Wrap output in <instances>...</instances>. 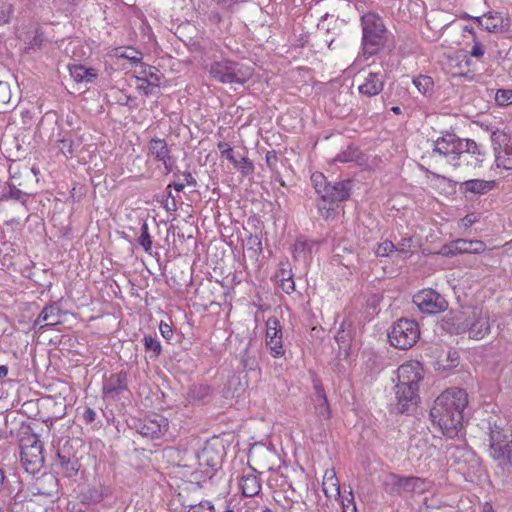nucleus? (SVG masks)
<instances>
[{"label": "nucleus", "instance_id": "obj_1", "mask_svg": "<svg viewBox=\"0 0 512 512\" xmlns=\"http://www.w3.org/2000/svg\"><path fill=\"white\" fill-rule=\"evenodd\" d=\"M468 404L464 389L453 387L443 391L434 401L430 418L443 435L454 438L463 429V411Z\"/></svg>", "mask_w": 512, "mask_h": 512}, {"label": "nucleus", "instance_id": "obj_2", "mask_svg": "<svg viewBox=\"0 0 512 512\" xmlns=\"http://www.w3.org/2000/svg\"><path fill=\"white\" fill-rule=\"evenodd\" d=\"M423 378V367L418 361H408L397 368L394 392L396 408L400 413L410 412L416 408L420 400L419 388Z\"/></svg>", "mask_w": 512, "mask_h": 512}, {"label": "nucleus", "instance_id": "obj_3", "mask_svg": "<svg viewBox=\"0 0 512 512\" xmlns=\"http://www.w3.org/2000/svg\"><path fill=\"white\" fill-rule=\"evenodd\" d=\"M452 330L456 334L468 333L472 339H482L490 331V319L487 310L473 307L454 314L451 317Z\"/></svg>", "mask_w": 512, "mask_h": 512}, {"label": "nucleus", "instance_id": "obj_4", "mask_svg": "<svg viewBox=\"0 0 512 512\" xmlns=\"http://www.w3.org/2000/svg\"><path fill=\"white\" fill-rule=\"evenodd\" d=\"M362 50L364 56H372L384 47L388 31L383 19L375 12H367L361 17Z\"/></svg>", "mask_w": 512, "mask_h": 512}, {"label": "nucleus", "instance_id": "obj_5", "mask_svg": "<svg viewBox=\"0 0 512 512\" xmlns=\"http://www.w3.org/2000/svg\"><path fill=\"white\" fill-rule=\"evenodd\" d=\"M210 76L223 84H243L251 76V71L229 60L215 61L207 68Z\"/></svg>", "mask_w": 512, "mask_h": 512}, {"label": "nucleus", "instance_id": "obj_6", "mask_svg": "<svg viewBox=\"0 0 512 512\" xmlns=\"http://www.w3.org/2000/svg\"><path fill=\"white\" fill-rule=\"evenodd\" d=\"M420 337L418 323L410 319H400L393 324L388 339L392 346L407 350L413 347Z\"/></svg>", "mask_w": 512, "mask_h": 512}, {"label": "nucleus", "instance_id": "obj_7", "mask_svg": "<svg viewBox=\"0 0 512 512\" xmlns=\"http://www.w3.org/2000/svg\"><path fill=\"white\" fill-rule=\"evenodd\" d=\"M489 455L500 465H512V434L498 425L490 428Z\"/></svg>", "mask_w": 512, "mask_h": 512}, {"label": "nucleus", "instance_id": "obj_8", "mask_svg": "<svg viewBox=\"0 0 512 512\" xmlns=\"http://www.w3.org/2000/svg\"><path fill=\"white\" fill-rule=\"evenodd\" d=\"M463 145H467L465 139L459 138L454 133H446L434 142L433 154L453 167L454 164L459 163V154H461Z\"/></svg>", "mask_w": 512, "mask_h": 512}, {"label": "nucleus", "instance_id": "obj_9", "mask_svg": "<svg viewBox=\"0 0 512 512\" xmlns=\"http://www.w3.org/2000/svg\"><path fill=\"white\" fill-rule=\"evenodd\" d=\"M21 461L26 471L35 473L44 462L43 446L36 437L28 438L21 445Z\"/></svg>", "mask_w": 512, "mask_h": 512}, {"label": "nucleus", "instance_id": "obj_10", "mask_svg": "<svg viewBox=\"0 0 512 512\" xmlns=\"http://www.w3.org/2000/svg\"><path fill=\"white\" fill-rule=\"evenodd\" d=\"M413 302L421 312L427 314H437L448 307L446 299L433 289L419 291L413 296Z\"/></svg>", "mask_w": 512, "mask_h": 512}, {"label": "nucleus", "instance_id": "obj_11", "mask_svg": "<svg viewBox=\"0 0 512 512\" xmlns=\"http://www.w3.org/2000/svg\"><path fill=\"white\" fill-rule=\"evenodd\" d=\"M136 431L150 439L160 438L168 430V420L159 414L147 415L134 422Z\"/></svg>", "mask_w": 512, "mask_h": 512}, {"label": "nucleus", "instance_id": "obj_12", "mask_svg": "<svg viewBox=\"0 0 512 512\" xmlns=\"http://www.w3.org/2000/svg\"><path fill=\"white\" fill-rule=\"evenodd\" d=\"M466 146L463 145L461 154H459V163L454 164V168L465 167L467 169L480 168L486 158V152L481 145L474 140L465 139Z\"/></svg>", "mask_w": 512, "mask_h": 512}, {"label": "nucleus", "instance_id": "obj_13", "mask_svg": "<svg viewBox=\"0 0 512 512\" xmlns=\"http://www.w3.org/2000/svg\"><path fill=\"white\" fill-rule=\"evenodd\" d=\"M266 346L274 358L283 357L285 354L282 326L275 316L266 321Z\"/></svg>", "mask_w": 512, "mask_h": 512}, {"label": "nucleus", "instance_id": "obj_14", "mask_svg": "<svg viewBox=\"0 0 512 512\" xmlns=\"http://www.w3.org/2000/svg\"><path fill=\"white\" fill-rule=\"evenodd\" d=\"M128 391V377L127 373L120 371L111 374L103 381V394L105 397L118 398L124 392Z\"/></svg>", "mask_w": 512, "mask_h": 512}, {"label": "nucleus", "instance_id": "obj_15", "mask_svg": "<svg viewBox=\"0 0 512 512\" xmlns=\"http://www.w3.org/2000/svg\"><path fill=\"white\" fill-rule=\"evenodd\" d=\"M470 18L489 33H500L508 28V23H505L503 16L499 12H488L483 16Z\"/></svg>", "mask_w": 512, "mask_h": 512}, {"label": "nucleus", "instance_id": "obj_16", "mask_svg": "<svg viewBox=\"0 0 512 512\" xmlns=\"http://www.w3.org/2000/svg\"><path fill=\"white\" fill-rule=\"evenodd\" d=\"M385 75L383 72H369L363 82L358 86V91L366 97L378 95L384 88Z\"/></svg>", "mask_w": 512, "mask_h": 512}, {"label": "nucleus", "instance_id": "obj_17", "mask_svg": "<svg viewBox=\"0 0 512 512\" xmlns=\"http://www.w3.org/2000/svg\"><path fill=\"white\" fill-rule=\"evenodd\" d=\"M350 191L351 182L349 180L336 182L334 184L329 183L321 199L323 202L329 203L341 202L349 198Z\"/></svg>", "mask_w": 512, "mask_h": 512}, {"label": "nucleus", "instance_id": "obj_18", "mask_svg": "<svg viewBox=\"0 0 512 512\" xmlns=\"http://www.w3.org/2000/svg\"><path fill=\"white\" fill-rule=\"evenodd\" d=\"M61 321V309L58 304L53 303L43 308L39 316L34 322V326L40 330L45 329L48 326H54L59 324Z\"/></svg>", "mask_w": 512, "mask_h": 512}, {"label": "nucleus", "instance_id": "obj_19", "mask_svg": "<svg viewBox=\"0 0 512 512\" xmlns=\"http://www.w3.org/2000/svg\"><path fill=\"white\" fill-rule=\"evenodd\" d=\"M17 37L24 42L27 51L38 49L43 41V33L35 24H30L27 30L24 28L18 29Z\"/></svg>", "mask_w": 512, "mask_h": 512}, {"label": "nucleus", "instance_id": "obj_20", "mask_svg": "<svg viewBox=\"0 0 512 512\" xmlns=\"http://www.w3.org/2000/svg\"><path fill=\"white\" fill-rule=\"evenodd\" d=\"M149 154L152 155L157 161L162 162L165 166L167 173H169L172 168L169 163L170 161V151L168 149V145L164 139L153 138L149 143Z\"/></svg>", "mask_w": 512, "mask_h": 512}, {"label": "nucleus", "instance_id": "obj_21", "mask_svg": "<svg viewBox=\"0 0 512 512\" xmlns=\"http://www.w3.org/2000/svg\"><path fill=\"white\" fill-rule=\"evenodd\" d=\"M239 489L246 497L256 496L261 490V484L253 470L244 472L239 480Z\"/></svg>", "mask_w": 512, "mask_h": 512}, {"label": "nucleus", "instance_id": "obj_22", "mask_svg": "<svg viewBox=\"0 0 512 512\" xmlns=\"http://www.w3.org/2000/svg\"><path fill=\"white\" fill-rule=\"evenodd\" d=\"M495 186V181H487L482 179H470L460 184V191L463 193H471L475 195H483L491 191Z\"/></svg>", "mask_w": 512, "mask_h": 512}, {"label": "nucleus", "instance_id": "obj_23", "mask_svg": "<svg viewBox=\"0 0 512 512\" xmlns=\"http://www.w3.org/2000/svg\"><path fill=\"white\" fill-rule=\"evenodd\" d=\"M68 68L70 76L76 83H91L98 75L94 68L82 64H72Z\"/></svg>", "mask_w": 512, "mask_h": 512}, {"label": "nucleus", "instance_id": "obj_24", "mask_svg": "<svg viewBox=\"0 0 512 512\" xmlns=\"http://www.w3.org/2000/svg\"><path fill=\"white\" fill-rule=\"evenodd\" d=\"M387 490L392 494L401 495L403 493L411 492V477H401L396 474H391L386 479Z\"/></svg>", "mask_w": 512, "mask_h": 512}, {"label": "nucleus", "instance_id": "obj_25", "mask_svg": "<svg viewBox=\"0 0 512 512\" xmlns=\"http://www.w3.org/2000/svg\"><path fill=\"white\" fill-rule=\"evenodd\" d=\"M323 491L328 497L340 495V485L334 470H327L323 477Z\"/></svg>", "mask_w": 512, "mask_h": 512}, {"label": "nucleus", "instance_id": "obj_26", "mask_svg": "<svg viewBox=\"0 0 512 512\" xmlns=\"http://www.w3.org/2000/svg\"><path fill=\"white\" fill-rule=\"evenodd\" d=\"M136 81L148 82L149 80H155L160 82V75L155 67L147 66L142 62L136 66L135 70Z\"/></svg>", "mask_w": 512, "mask_h": 512}, {"label": "nucleus", "instance_id": "obj_27", "mask_svg": "<svg viewBox=\"0 0 512 512\" xmlns=\"http://www.w3.org/2000/svg\"><path fill=\"white\" fill-rule=\"evenodd\" d=\"M454 249L460 253H480L485 249L484 243L481 241H468L458 239L453 244Z\"/></svg>", "mask_w": 512, "mask_h": 512}, {"label": "nucleus", "instance_id": "obj_28", "mask_svg": "<svg viewBox=\"0 0 512 512\" xmlns=\"http://www.w3.org/2000/svg\"><path fill=\"white\" fill-rule=\"evenodd\" d=\"M316 394H317V399H316V404H315L316 413L320 418L328 419L330 416V409H329L327 398H326V395H325L323 389L319 386H316Z\"/></svg>", "mask_w": 512, "mask_h": 512}, {"label": "nucleus", "instance_id": "obj_29", "mask_svg": "<svg viewBox=\"0 0 512 512\" xmlns=\"http://www.w3.org/2000/svg\"><path fill=\"white\" fill-rule=\"evenodd\" d=\"M417 90L424 96L430 95L433 91L434 82L428 75H418L412 80Z\"/></svg>", "mask_w": 512, "mask_h": 512}, {"label": "nucleus", "instance_id": "obj_30", "mask_svg": "<svg viewBox=\"0 0 512 512\" xmlns=\"http://www.w3.org/2000/svg\"><path fill=\"white\" fill-rule=\"evenodd\" d=\"M496 164L506 170L512 169V149L496 150Z\"/></svg>", "mask_w": 512, "mask_h": 512}, {"label": "nucleus", "instance_id": "obj_31", "mask_svg": "<svg viewBox=\"0 0 512 512\" xmlns=\"http://www.w3.org/2000/svg\"><path fill=\"white\" fill-rule=\"evenodd\" d=\"M212 452V449L209 447L204 448L201 455L199 456V460L201 464L205 463L207 466L215 469L220 465L221 459L219 455H211Z\"/></svg>", "mask_w": 512, "mask_h": 512}, {"label": "nucleus", "instance_id": "obj_32", "mask_svg": "<svg viewBox=\"0 0 512 512\" xmlns=\"http://www.w3.org/2000/svg\"><path fill=\"white\" fill-rule=\"evenodd\" d=\"M311 182L316 191V193L322 198L326 187H328L329 183L326 181V177L321 172H315L311 175Z\"/></svg>", "mask_w": 512, "mask_h": 512}, {"label": "nucleus", "instance_id": "obj_33", "mask_svg": "<svg viewBox=\"0 0 512 512\" xmlns=\"http://www.w3.org/2000/svg\"><path fill=\"white\" fill-rule=\"evenodd\" d=\"M359 157V151L354 147H347L344 151L340 152L335 158V162L349 163L356 161Z\"/></svg>", "mask_w": 512, "mask_h": 512}, {"label": "nucleus", "instance_id": "obj_34", "mask_svg": "<svg viewBox=\"0 0 512 512\" xmlns=\"http://www.w3.org/2000/svg\"><path fill=\"white\" fill-rule=\"evenodd\" d=\"M60 465L66 476L72 477L76 475L79 467L76 460L66 459L59 455Z\"/></svg>", "mask_w": 512, "mask_h": 512}, {"label": "nucleus", "instance_id": "obj_35", "mask_svg": "<svg viewBox=\"0 0 512 512\" xmlns=\"http://www.w3.org/2000/svg\"><path fill=\"white\" fill-rule=\"evenodd\" d=\"M495 101L499 106L512 104V89H499L495 95Z\"/></svg>", "mask_w": 512, "mask_h": 512}, {"label": "nucleus", "instance_id": "obj_36", "mask_svg": "<svg viewBox=\"0 0 512 512\" xmlns=\"http://www.w3.org/2000/svg\"><path fill=\"white\" fill-rule=\"evenodd\" d=\"M117 55L122 58L130 60L132 63L139 65L142 60V54L131 48H127L117 52Z\"/></svg>", "mask_w": 512, "mask_h": 512}, {"label": "nucleus", "instance_id": "obj_37", "mask_svg": "<svg viewBox=\"0 0 512 512\" xmlns=\"http://www.w3.org/2000/svg\"><path fill=\"white\" fill-rule=\"evenodd\" d=\"M159 83L160 82H155V80H149L148 82L137 81L136 88L145 95H151L159 88Z\"/></svg>", "mask_w": 512, "mask_h": 512}, {"label": "nucleus", "instance_id": "obj_38", "mask_svg": "<svg viewBox=\"0 0 512 512\" xmlns=\"http://www.w3.org/2000/svg\"><path fill=\"white\" fill-rule=\"evenodd\" d=\"M109 96L113 98L119 105H130L131 97L120 89H111Z\"/></svg>", "mask_w": 512, "mask_h": 512}, {"label": "nucleus", "instance_id": "obj_39", "mask_svg": "<svg viewBox=\"0 0 512 512\" xmlns=\"http://www.w3.org/2000/svg\"><path fill=\"white\" fill-rule=\"evenodd\" d=\"M217 148L222 156H225L234 166H238V160L234 157L233 149L227 142H219Z\"/></svg>", "mask_w": 512, "mask_h": 512}, {"label": "nucleus", "instance_id": "obj_40", "mask_svg": "<svg viewBox=\"0 0 512 512\" xmlns=\"http://www.w3.org/2000/svg\"><path fill=\"white\" fill-rule=\"evenodd\" d=\"M58 148L65 157H71L74 153V142L70 138H63L58 141Z\"/></svg>", "mask_w": 512, "mask_h": 512}, {"label": "nucleus", "instance_id": "obj_41", "mask_svg": "<svg viewBox=\"0 0 512 512\" xmlns=\"http://www.w3.org/2000/svg\"><path fill=\"white\" fill-rule=\"evenodd\" d=\"M395 250V245L391 241H384L380 244H378L375 255L377 257H386L389 256L390 253H392Z\"/></svg>", "mask_w": 512, "mask_h": 512}, {"label": "nucleus", "instance_id": "obj_42", "mask_svg": "<svg viewBox=\"0 0 512 512\" xmlns=\"http://www.w3.org/2000/svg\"><path fill=\"white\" fill-rule=\"evenodd\" d=\"M144 346L146 350L153 351L155 356H158L161 352V344L159 340L153 336L146 335L144 337Z\"/></svg>", "mask_w": 512, "mask_h": 512}, {"label": "nucleus", "instance_id": "obj_43", "mask_svg": "<svg viewBox=\"0 0 512 512\" xmlns=\"http://www.w3.org/2000/svg\"><path fill=\"white\" fill-rule=\"evenodd\" d=\"M138 243L140 246L143 247V249L148 252L151 250L152 248V240H151V237L148 233V227H147V224H144L142 226V232H141V235L138 239Z\"/></svg>", "mask_w": 512, "mask_h": 512}, {"label": "nucleus", "instance_id": "obj_44", "mask_svg": "<svg viewBox=\"0 0 512 512\" xmlns=\"http://www.w3.org/2000/svg\"><path fill=\"white\" fill-rule=\"evenodd\" d=\"M187 512H214V506L209 501H202L198 504L189 506Z\"/></svg>", "mask_w": 512, "mask_h": 512}, {"label": "nucleus", "instance_id": "obj_45", "mask_svg": "<svg viewBox=\"0 0 512 512\" xmlns=\"http://www.w3.org/2000/svg\"><path fill=\"white\" fill-rule=\"evenodd\" d=\"M427 487L428 485L424 479L419 477H411V492L423 493Z\"/></svg>", "mask_w": 512, "mask_h": 512}, {"label": "nucleus", "instance_id": "obj_46", "mask_svg": "<svg viewBox=\"0 0 512 512\" xmlns=\"http://www.w3.org/2000/svg\"><path fill=\"white\" fill-rule=\"evenodd\" d=\"M11 15V5L4 2L0 3V25L8 23Z\"/></svg>", "mask_w": 512, "mask_h": 512}, {"label": "nucleus", "instance_id": "obj_47", "mask_svg": "<svg viewBox=\"0 0 512 512\" xmlns=\"http://www.w3.org/2000/svg\"><path fill=\"white\" fill-rule=\"evenodd\" d=\"M235 167L244 175L253 171V164L247 157H242L241 160L238 161V166Z\"/></svg>", "mask_w": 512, "mask_h": 512}, {"label": "nucleus", "instance_id": "obj_48", "mask_svg": "<svg viewBox=\"0 0 512 512\" xmlns=\"http://www.w3.org/2000/svg\"><path fill=\"white\" fill-rule=\"evenodd\" d=\"M346 323L343 322L340 326V330L337 332L335 339L340 345H345L350 340V334L345 330Z\"/></svg>", "mask_w": 512, "mask_h": 512}, {"label": "nucleus", "instance_id": "obj_49", "mask_svg": "<svg viewBox=\"0 0 512 512\" xmlns=\"http://www.w3.org/2000/svg\"><path fill=\"white\" fill-rule=\"evenodd\" d=\"M473 41H474V44L471 48L470 55L474 58L480 59L481 57H483V55L485 53L484 46L477 39H474Z\"/></svg>", "mask_w": 512, "mask_h": 512}, {"label": "nucleus", "instance_id": "obj_50", "mask_svg": "<svg viewBox=\"0 0 512 512\" xmlns=\"http://www.w3.org/2000/svg\"><path fill=\"white\" fill-rule=\"evenodd\" d=\"M7 197L14 199V200H18V201H24L25 193L22 192L17 187H15L13 185H9L8 191H7Z\"/></svg>", "mask_w": 512, "mask_h": 512}, {"label": "nucleus", "instance_id": "obj_51", "mask_svg": "<svg viewBox=\"0 0 512 512\" xmlns=\"http://www.w3.org/2000/svg\"><path fill=\"white\" fill-rule=\"evenodd\" d=\"M280 286L281 289L287 294H290L295 290V283L291 276H289L288 278H283L281 280Z\"/></svg>", "mask_w": 512, "mask_h": 512}, {"label": "nucleus", "instance_id": "obj_52", "mask_svg": "<svg viewBox=\"0 0 512 512\" xmlns=\"http://www.w3.org/2000/svg\"><path fill=\"white\" fill-rule=\"evenodd\" d=\"M159 330L163 338L170 340L173 336V330L171 326L163 321L159 324Z\"/></svg>", "mask_w": 512, "mask_h": 512}, {"label": "nucleus", "instance_id": "obj_53", "mask_svg": "<svg viewBox=\"0 0 512 512\" xmlns=\"http://www.w3.org/2000/svg\"><path fill=\"white\" fill-rule=\"evenodd\" d=\"M248 243L251 245V249H254L258 253L262 252V241L259 236H250Z\"/></svg>", "mask_w": 512, "mask_h": 512}, {"label": "nucleus", "instance_id": "obj_54", "mask_svg": "<svg viewBox=\"0 0 512 512\" xmlns=\"http://www.w3.org/2000/svg\"><path fill=\"white\" fill-rule=\"evenodd\" d=\"M309 245L308 241L302 238L297 239L294 244V254L297 257L301 252H303L307 246Z\"/></svg>", "mask_w": 512, "mask_h": 512}, {"label": "nucleus", "instance_id": "obj_55", "mask_svg": "<svg viewBox=\"0 0 512 512\" xmlns=\"http://www.w3.org/2000/svg\"><path fill=\"white\" fill-rule=\"evenodd\" d=\"M82 417H83V420L86 423L90 424V423L95 421V419H96V412L92 408L87 407L83 411Z\"/></svg>", "mask_w": 512, "mask_h": 512}, {"label": "nucleus", "instance_id": "obj_56", "mask_svg": "<svg viewBox=\"0 0 512 512\" xmlns=\"http://www.w3.org/2000/svg\"><path fill=\"white\" fill-rule=\"evenodd\" d=\"M318 210L321 216L328 218L331 216L333 208L331 206H327L326 202H323V204L318 205Z\"/></svg>", "mask_w": 512, "mask_h": 512}, {"label": "nucleus", "instance_id": "obj_57", "mask_svg": "<svg viewBox=\"0 0 512 512\" xmlns=\"http://www.w3.org/2000/svg\"><path fill=\"white\" fill-rule=\"evenodd\" d=\"M476 221H477V216L475 214H468L461 220V223H462V226L467 228V227H470L471 225H473Z\"/></svg>", "mask_w": 512, "mask_h": 512}, {"label": "nucleus", "instance_id": "obj_58", "mask_svg": "<svg viewBox=\"0 0 512 512\" xmlns=\"http://www.w3.org/2000/svg\"><path fill=\"white\" fill-rule=\"evenodd\" d=\"M0 94H3V98L1 99L3 103H6L10 99L9 88L6 83L0 82Z\"/></svg>", "mask_w": 512, "mask_h": 512}, {"label": "nucleus", "instance_id": "obj_59", "mask_svg": "<svg viewBox=\"0 0 512 512\" xmlns=\"http://www.w3.org/2000/svg\"><path fill=\"white\" fill-rule=\"evenodd\" d=\"M184 176H185V181H186L187 185H189V186L196 185V180L190 172L185 173Z\"/></svg>", "mask_w": 512, "mask_h": 512}, {"label": "nucleus", "instance_id": "obj_60", "mask_svg": "<svg viewBox=\"0 0 512 512\" xmlns=\"http://www.w3.org/2000/svg\"><path fill=\"white\" fill-rule=\"evenodd\" d=\"M165 208L168 210V211H176L177 209V205H176V200L175 198H172L171 201L167 200V203L165 205Z\"/></svg>", "mask_w": 512, "mask_h": 512}, {"label": "nucleus", "instance_id": "obj_61", "mask_svg": "<svg viewBox=\"0 0 512 512\" xmlns=\"http://www.w3.org/2000/svg\"><path fill=\"white\" fill-rule=\"evenodd\" d=\"M171 187H173L176 191L181 192L185 188V184L184 183L169 184L167 189H170Z\"/></svg>", "mask_w": 512, "mask_h": 512}, {"label": "nucleus", "instance_id": "obj_62", "mask_svg": "<svg viewBox=\"0 0 512 512\" xmlns=\"http://www.w3.org/2000/svg\"><path fill=\"white\" fill-rule=\"evenodd\" d=\"M343 512H357L355 504L343 505Z\"/></svg>", "mask_w": 512, "mask_h": 512}, {"label": "nucleus", "instance_id": "obj_63", "mask_svg": "<svg viewBox=\"0 0 512 512\" xmlns=\"http://www.w3.org/2000/svg\"><path fill=\"white\" fill-rule=\"evenodd\" d=\"M8 374V367L5 365H0V380L5 378Z\"/></svg>", "mask_w": 512, "mask_h": 512}, {"label": "nucleus", "instance_id": "obj_64", "mask_svg": "<svg viewBox=\"0 0 512 512\" xmlns=\"http://www.w3.org/2000/svg\"><path fill=\"white\" fill-rule=\"evenodd\" d=\"M482 512H494L492 506L489 503H485L482 507Z\"/></svg>", "mask_w": 512, "mask_h": 512}]
</instances>
